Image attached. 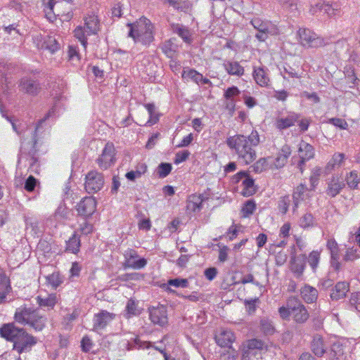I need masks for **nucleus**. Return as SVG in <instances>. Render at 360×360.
Masks as SVG:
<instances>
[{"label":"nucleus","instance_id":"obj_16","mask_svg":"<svg viewBox=\"0 0 360 360\" xmlns=\"http://www.w3.org/2000/svg\"><path fill=\"white\" fill-rule=\"evenodd\" d=\"M299 155L300 160L297 163V167L301 173H302L305 162L313 158L314 156V150L313 146L304 141H302L299 147Z\"/></svg>","mask_w":360,"mask_h":360},{"label":"nucleus","instance_id":"obj_50","mask_svg":"<svg viewBox=\"0 0 360 360\" xmlns=\"http://www.w3.org/2000/svg\"><path fill=\"white\" fill-rule=\"evenodd\" d=\"M56 303V296L55 295H50L46 298L39 297V304L40 307H47L48 308H53Z\"/></svg>","mask_w":360,"mask_h":360},{"label":"nucleus","instance_id":"obj_26","mask_svg":"<svg viewBox=\"0 0 360 360\" xmlns=\"http://www.w3.org/2000/svg\"><path fill=\"white\" fill-rule=\"evenodd\" d=\"M349 290V283L345 281H340L336 283L332 290L330 297L333 300H339L346 297Z\"/></svg>","mask_w":360,"mask_h":360},{"label":"nucleus","instance_id":"obj_47","mask_svg":"<svg viewBox=\"0 0 360 360\" xmlns=\"http://www.w3.org/2000/svg\"><path fill=\"white\" fill-rule=\"evenodd\" d=\"M172 169L170 163L162 162L158 167L157 173L160 178H165L171 172Z\"/></svg>","mask_w":360,"mask_h":360},{"label":"nucleus","instance_id":"obj_3","mask_svg":"<svg viewBox=\"0 0 360 360\" xmlns=\"http://www.w3.org/2000/svg\"><path fill=\"white\" fill-rule=\"evenodd\" d=\"M0 335L13 342V349L19 354L29 352L36 344L35 338L28 335L24 329L15 326L13 323H6L0 328Z\"/></svg>","mask_w":360,"mask_h":360},{"label":"nucleus","instance_id":"obj_23","mask_svg":"<svg viewBox=\"0 0 360 360\" xmlns=\"http://www.w3.org/2000/svg\"><path fill=\"white\" fill-rule=\"evenodd\" d=\"M306 259L305 255H300L291 259L290 269L297 278H300L303 275L305 269Z\"/></svg>","mask_w":360,"mask_h":360},{"label":"nucleus","instance_id":"obj_35","mask_svg":"<svg viewBox=\"0 0 360 360\" xmlns=\"http://www.w3.org/2000/svg\"><path fill=\"white\" fill-rule=\"evenodd\" d=\"M311 349L314 354L319 357L322 356L326 352L323 340L320 335H316L314 337L311 342Z\"/></svg>","mask_w":360,"mask_h":360},{"label":"nucleus","instance_id":"obj_29","mask_svg":"<svg viewBox=\"0 0 360 360\" xmlns=\"http://www.w3.org/2000/svg\"><path fill=\"white\" fill-rule=\"evenodd\" d=\"M344 73L345 75V80L349 88L354 89L356 87L360 80L356 76L354 65L351 63L346 65Z\"/></svg>","mask_w":360,"mask_h":360},{"label":"nucleus","instance_id":"obj_59","mask_svg":"<svg viewBox=\"0 0 360 360\" xmlns=\"http://www.w3.org/2000/svg\"><path fill=\"white\" fill-rule=\"evenodd\" d=\"M328 123L339 127L341 129H346L348 127L347 122L342 118H330Z\"/></svg>","mask_w":360,"mask_h":360},{"label":"nucleus","instance_id":"obj_2","mask_svg":"<svg viewBox=\"0 0 360 360\" xmlns=\"http://www.w3.org/2000/svg\"><path fill=\"white\" fill-rule=\"evenodd\" d=\"M56 110V106L52 107L43 119H41L37 124L34 131H31L30 138H23L21 139L20 153L21 155H27L29 157L30 169L32 172H37L39 167V157L37 152L39 150V135L42 132L43 124L49 117H52Z\"/></svg>","mask_w":360,"mask_h":360},{"label":"nucleus","instance_id":"obj_11","mask_svg":"<svg viewBox=\"0 0 360 360\" xmlns=\"http://www.w3.org/2000/svg\"><path fill=\"white\" fill-rule=\"evenodd\" d=\"M234 184H238L242 181L243 190L242 194L244 196H250L255 193V180L250 176L247 171H240L238 172L232 179Z\"/></svg>","mask_w":360,"mask_h":360},{"label":"nucleus","instance_id":"obj_55","mask_svg":"<svg viewBox=\"0 0 360 360\" xmlns=\"http://www.w3.org/2000/svg\"><path fill=\"white\" fill-rule=\"evenodd\" d=\"M283 70H281V73L284 79H288L289 77H298L297 71L289 65L285 64L283 65Z\"/></svg>","mask_w":360,"mask_h":360},{"label":"nucleus","instance_id":"obj_62","mask_svg":"<svg viewBox=\"0 0 360 360\" xmlns=\"http://www.w3.org/2000/svg\"><path fill=\"white\" fill-rule=\"evenodd\" d=\"M259 300L258 298L254 300H245V304L247 311L249 314H252L256 311V302Z\"/></svg>","mask_w":360,"mask_h":360},{"label":"nucleus","instance_id":"obj_44","mask_svg":"<svg viewBox=\"0 0 360 360\" xmlns=\"http://www.w3.org/2000/svg\"><path fill=\"white\" fill-rule=\"evenodd\" d=\"M37 86L36 81L29 77L22 78L18 83L20 90H37Z\"/></svg>","mask_w":360,"mask_h":360},{"label":"nucleus","instance_id":"obj_39","mask_svg":"<svg viewBox=\"0 0 360 360\" xmlns=\"http://www.w3.org/2000/svg\"><path fill=\"white\" fill-rule=\"evenodd\" d=\"M25 225L27 229H31L34 236L39 235L42 233L41 227L39 226V221L34 217H25Z\"/></svg>","mask_w":360,"mask_h":360},{"label":"nucleus","instance_id":"obj_40","mask_svg":"<svg viewBox=\"0 0 360 360\" xmlns=\"http://www.w3.org/2000/svg\"><path fill=\"white\" fill-rule=\"evenodd\" d=\"M79 237L76 233H74L66 242V250L73 254H77L79 251Z\"/></svg>","mask_w":360,"mask_h":360},{"label":"nucleus","instance_id":"obj_38","mask_svg":"<svg viewBox=\"0 0 360 360\" xmlns=\"http://www.w3.org/2000/svg\"><path fill=\"white\" fill-rule=\"evenodd\" d=\"M170 6L175 10L186 13L191 11V4L188 0H170Z\"/></svg>","mask_w":360,"mask_h":360},{"label":"nucleus","instance_id":"obj_42","mask_svg":"<svg viewBox=\"0 0 360 360\" xmlns=\"http://www.w3.org/2000/svg\"><path fill=\"white\" fill-rule=\"evenodd\" d=\"M42 47L49 50L51 53H54L60 49V44L54 37H47L44 39Z\"/></svg>","mask_w":360,"mask_h":360},{"label":"nucleus","instance_id":"obj_43","mask_svg":"<svg viewBox=\"0 0 360 360\" xmlns=\"http://www.w3.org/2000/svg\"><path fill=\"white\" fill-rule=\"evenodd\" d=\"M345 159V155L344 153H335L332 159L328 162L327 165V169H333L335 167H340L342 165Z\"/></svg>","mask_w":360,"mask_h":360},{"label":"nucleus","instance_id":"obj_8","mask_svg":"<svg viewBox=\"0 0 360 360\" xmlns=\"http://www.w3.org/2000/svg\"><path fill=\"white\" fill-rule=\"evenodd\" d=\"M287 306L291 309L293 321L298 324H303L309 318L307 309L296 297H290L287 300Z\"/></svg>","mask_w":360,"mask_h":360},{"label":"nucleus","instance_id":"obj_15","mask_svg":"<svg viewBox=\"0 0 360 360\" xmlns=\"http://www.w3.org/2000/svg\"><path fill=\"white\" fill-rule=\"evenodd\" d=\"M116 314L106 310H101L94 316V330L104 329L112 320L115 319Z\"/></svg>","mask_w":360,"mask_h":360},{"label":"nucleus","instance_id":"obj_19","mask_svg":"<svg viewBox=\"0 0 360 360\" xmlns=\"http://www.w3.org/2000/svg\"><path fill=\"white\" fill-rule=\"evenodd\" d=\"M327 185L326 193L330 198H334L338 195L345 186V182L338 176H333L328 181Z\"/></svg>","mask_w":360,"mask_h":360},{"label":"nucleus","instance_id":"obj_30","mask_svg":"<svg viewBox=\"0 0 360 360\" xmlns=\"http://www.w3.org/2000/svg\"><path fill=\"white\" fill-rule=\"evenodd\" d=\"M300 295L302 300L307 303H314L318 297L317 290L309 285H305L300 290Z\"/></svg>","mask_w":360,"mask_h":360},{"label":"nucleus","instance_id":"obj_24","mask_svg":"<svg viewBox=\"0 0 360 360\" xmlns=\"http://www.w3.org/2000/svg\"><path fill=\"white\" fill-rule=\"evenodd\" d=\"M299 115L295 112H289L285 117H277L275 122L276 127L279 130L288 129L295 124L299 120Z\"/></svg>","mask_w":360,"mask_h":360},{"label":"nucleus","instance_id":"obj_33","mask_svg":"<svg viewBox=\"0 0 360 360\" xmlns=\"http://www.w3.org/2000/svg\"><path fill=\"white\" fill-rule=\"evenodd\" d=\"M307 190L306 186L304 184H300L297 186L292 193V212H295L299 207L301 201L304 199V193Z\"/></svg>","mask_w":360,"mask_h":360},{"label":"nucleus","instance_id":"obj_41","mask_svg":"<svg viewBox=\"0 0 360 360\" xmlns=\"http://www.w3.org/2000/svg\"><path fill=\"white\" fill-rule=\"evenodd\" d=\"M146 264L147 260L145 258H136L129 261H124L123 266L124 269H141L145 267Z\"/></svg>","mask_w":360,"mask_h":360},{"label":"nucleus","instance_id":"obj_37","mask_svg":"<svg viewBox=\"0 0 360 360\" xmlns=\"http://www.w3.org/2000/svg\"><path fill=\"white\" fill-rule=\"evenodd\" d=\"M273 159L271 157L260 158L250 168L252 172L259 174L268 169L269 162L272 163Z\"/></svg>","mask_w":360,"mask_h":360},{"label":"nucleus","instance_id":"obj_49","mask_svg":"<svg viewBox=\"0 0 360 360\" xmlns=\"http://www.w3.org/2000/svg\"><path fill=\"white\" fill-rule=\"evenodd\" d=\"M277 1L284 9L290 12L297 10V0H277Z\"/></svg>","mask_w":360,"mask_h":360},{"label":"nucleus","instance_id":"obj_9","mask_svg":"<svg viewBox=\"0 0 360 360\" xmlns=\"http://www.w3.org/2000/svg\"><path fill=\"white\" fill-rule=\"evenodd\" d=\"M263 350H266V345L263 340L257 338L248 340L242 345L241 359L251 360Z\"/></svg>","mask_w":360,"mask_h":360},{"label":"nucleus","instance_id":"obj_10","mask_svg":"<svg viewBox=\"0 0 360 360\" xmlns=\"http://www.w3.org/2000/svg\"><path fill=\"white\" fill-rule=\"evenodd\" d=\"M250 23L258 31L255 37L260 41H264L274 32V25L270 21L264 20L259 17L253 18Z\"/></svg>","mask_w":360,"mask_h":360},{"label":"nucleus","instance_id":"obj_64","mask_svg":"<svg viewBox=\"0 0 360 360\" xmlns=\"http://www.w3.org/2000/svg\"><path fill=\"white\" fill-rule=\"evenodd\" d=\"M280 316L283 320H289L290 316H292L291 309L286 305V307H281L278 309Z\"/></svg>","mask_w":360,"mask_h":360},{"label":"nucleus","instance_id":"obj_22","mask_svg":"<svg viewBox=\"0 0 360 360\" xmlns=\"http://www.w3.org/2000/svg\"><path fill=\"white\" fill-rule=\"evenodd\" d=\"M236 337L234 333L231 330H224L219 335L215 336L217 344L221 347H229L236 353L235 349L231 346L235 341Z\"/></svg>","mask_w":360,"mask_h":360},{"label":"nucleus","instance_id":"obj_60","mask_svg":"<svg viewBox=\"0 0 360 360\" xmlns=\"http://www.w3.org/2000/svg\"><path fill=\"white\" fill-rule=\"evenodd\" d=\"M94 344L91 341V340L88 336H84L81 341V347L82 350L84 352H89Z\"/></svg>","mask_w":360,"mask_h":360},{"label":"nucleus","instance_id":"obj_12","mask_svg":"<svg viewBox=\"0 0 360 360\" xmlns=\"http://www.w3.org/2000/svg\"><path fill=\"white\" fill-rule=\"evenodd\" d=\"M104 184V178L101 173L91 171L86 176L85 189L89 193H94L100 191Z\"/></svg>","mask_w":360,"mask_h":360},{"label":"nucleus","instance_id":"obj_54","mask_svg":"<svg viewBox=\"0 0 360 360\" xmlns=\"http://www.w3.org/2000/svg\"><path fill=\"white\" fill-rule=\"evenodd\" d=\"M291 199L289 195L282 197L278 201V210L282 214H285L288 210Z\"/></svg>","mask_w":360,"mask_h":360},{"label":"nucleus","instance_id":"obj_27","mask_svg":"<svg viewBox=\"0 0 360 360\" xmlns=\"http://www.w3.org/2000/svg\"><path fill=\"white\" fill-rule=\"evenodd\" d=\"M253 77L256 83L262 87H269L270 79L264 68H254Z\"/></svg>","mask_w":360,"mask_h":360},{"label":"nucleus","instance_id":"obj_13","mask_svg":"<svg viewBox=\"0 0 360 360\" xmlns=\"http://www.w3.org/2000/svg\"><path fill=\"white\" fill-rule=\"evenodd\" d=\"M149 317L150 321L155 325L165 326L168 323L167 307L162 304H158L156 307L148 308Z\"/></svg>","mask_w":360,"mask_h":360},{"label":"nucleus","instance_id":"obj_61","mask_svg":"<svg viewBox=\"0 0 360 360\" xmlns=\"http://www.w3.org/2000/svg\"><path fill=\"white\" fill-rule=\"evenodd\" d=\"M68 57L69 59L72 61H79L80 60V55L77 47L74 46H69Z\"/></svg>","mask_w":360,"mask_h":360},{"label":"nucleus","instance_id":"obj_45","mask_svg":"<svg viewBox=\"0 0 360 360\" xmlns=\"http://www.w3.org/2000/svg\"><path fill=\"white\" fill-rule=\"evenodd\" d=\"M300 226L303 229H307L314 226V218L311 213L304 214L299 221Z\"/></svg>","mask_w":360,"mask_h":360},{"label":"nucleus","instance_id":"obj_14","mask_svg":"<svg viewBox=\"0 0 360 360\" xmlns=\"http://www.w3.org/2000/svg\"><path fill=\"white\" fill-rule=\"evenodd\" d=\"M115 147L112 143H107L102 151V154L97 159L96 162L101 169H107L112 165L115 161Z\"/></svg>","mask_w":360,"mask_h":360},{"label":"nucleus","instance_id":"obj_31","mask_svg":"<svg viewBox=\"0 0 360 360\" xmlns=\"http://www.w3.org/2000/svg\"><path fill=\"white\" fill-rule=\"evenodd\" d=\"M345 186L350 189H359L360 184V174L356 170H352L347 172L345 177Z\"/></svg>","mask_w":360,"mask_h":360},{"label":"nucleus","instance_id":"obj_63","mask_svg":"<svg viewBox=\"0 0 360 360\" xmlns=\"http://www.w3.org/2000/svg\"><path fill=\"white\" fill-rule=\"evenodd\" d=\"M190 155L188 150H183L177 153L175 156L174 163L179 164L186 160Z\"/></svg>","mask_w":360,"mask_h":360},{"label":"nucleus","instance_id":"obj_5","mask_svg":"<svg viewBox=\"0 0 360 360\" xmlns=\"http://www.w3.org/2000/svg\"><path fill=\"white\" fill-rule=\"evenodd\" d=\"M39 309L23 306L18 308L15 313L17 322L27 324L36 331H41L45 326L46 318L40 314Z\"/></svg>","mask_w":360,"mask_h":360},{"label":"nucleus","instance_id":"obj_36","mask_svg":"<svg viewBox=\"0 0 360 360\" xmlns=\"http://www.w3.org/2000/svg\"><path fill=\"white\" fill-rule=\"evenodd\" d=\"M224 68L226 72L229 75L241 76L244 73V68L242 67L238 62L236 61H228L224 63Z\"/></svg>","mask_w":360,"mask_h":360},{"label":"nucleus","instance_id":"obj_17","mask_svg":"<svg viewBox=\"0 0 360 360\" xmlns=\"http://www.w3.org/2000/svg\"><path fill=\"white\" fill-rule=\"evenodd\" d=\"M78 214L87 217L91 216L96 210V202L93 197L84 198L77 206Z\"/></svg>","mask_w":360,"mask_h":360},{"label":"nucleus","instance_id":"obj_53","mask_svg":"<svg viewBox=\"0 0 360 360\" xmlns=\"http://www.w3.org/2000/svg\"><path fill=\"white\" fill-rule=\"evenodd\" d=\"M320 261V252L319 251H312L308 257V262L314 271L316 270V267Z\"/></svg>","mask_w":360,"mask_h":360},{"label":"nucleus","instance_id":"obj_52","mask_svg":"<svg viewBox=\"0 0 360 360\" xmlns=\"http://www.w3.org/2000/svg\"><path fill=\"white\" fill-rule=\"evenodd\" d=\"M256 208L255 203L253 200H248L243 206L241 212L243 213V216L245 217H248L252 214Z\"/></svg>","mask_w":360,"mask_h":360},{"label":"nucleus","instance_id":"obj_28","mask_svg":"<svg viewBox=\"0 0 360 360\" xmlns=\"http://www.w3.org/2000/svg\"><path fill=\"white\" fill-rule=\"evenodd\" d=\"M141 312V309L139 307V301L134 298L128 300L123 316L125 319H129L132 316H139Z\"/></svg>","mask_w":360,"mask_h":360},{"label":"nucleus","instance_id":"obj_7","mask_svg":"<svg viewBox=\"0 0 360 360\" xmlns=\"http://www.w3.org/2000/svg\"><path fill=\"white\" fill-rule=\"evenodd\" d=\"M298 35L301 44L307 48H319L330 44V39L322 38L309 29L300 28Z\"/></svg>","mask_w":360,"mask_h":360},{"label":"nucleus","instance_id":"obj_25","mask_svg":"<svg viewBox=\"0 0 360 360\" xmlns=\"http://www.w3.org/2000/svg\"><path fill=\"white\" fill-rule=\"evenodd\" d=\"M290 154V147L287 144L283 146L278 153L276 158L273 161L275 167L277 169L283 167L287 163L288 158Z\"/></svg>","mask_w":360,"mask_h":360},{"label":"nucleus","instance_id":"obj_4","mask_svg":"<svg viewBox=\"0 0 360 360\" xmlns=\"http://www.w3.org/2000/svg\"><path fill=\"white\" fill-rule=\"evenodd\" d=\"M129 28L128 37H131L134 42L149 45L154 39L153 25L146 18H141L133 23H128Z\"/></svg>","mask_w":360,"mask_h":360},{"label":"nucleus","instance_id":"obj_56","mask_svg":"<svg viewBox=\"0 0 360 360\" xmlns=\"http://www.w3.org/2000/svg\"><path fill=\"white\" fill-rule=\"evenodd\" d=\"M168 285L176 288H187L188 281L186 278H176L168 281Z\"/></svg>","mask_w":360,"mask_h":360},{"label":"nucleus","instance_id":"obj_57","mask_svg":"<svg viewBox=\"0 0 360 360\" xmlns=\"http://www.w3.org/2000/svg\"><path fill=\"white\" fill-rule=\"evenodd\" d=\"M184 74H186V76L192 79L194 82L200 85V80L202 79V75L197 72L193 69L189 70L187 72L184 71Z\"/></svg>","mask_w":360,"mask_h":360},{"label":"nucleus","instance_id":"obj_32","mask_svg":"<svg viewBox=\"0 0 360 360\" xmlns=\"http://www.w3.org/2000/svg\"><path fill=\"white\" fill-rule=\"evenodd\" d=\"M259 328L262 334L265 336H270L276 332L273 321L266 317H262L259 320Z\"/></svg>","mask_w":360,"mask_h":360},{"label":"nucleus","instance_id":"obj_21","mask_svg":"<svg viewBox=\"0 0 360 360\" xmlns=\"http://www.w3.org/2000/svg\"><path fill=\"white\" fill-rule=\"evenodd\" d=\"M12 288L10 281L4 274H0V304L11 300V292Z\"/></svg>","mask_w":360,"mask_h":360},{"label":"nucleus","instance_id":"obj_48","mask_svg":"<svg viewBox=\"0 0 360 360\" xmlns=\"http://www.w3.org/2000/svg\"><path fill=\"white\" fill-rule=\"evenodd\" d=\"M340 8L337 4H330L329 2L323 1V11L326 13L328 16L331 17L335 15L338 12Z\"/></svg>","mask_w":360,"mask_h":360},{"label":"nucleus","instance_id":"obj_46","mask_svg":"<svg viewBox=\"0 0 360 360\" xmlns=\"http://www.w3.org/2000/svg\"><path fill=\"white\" fill-rule=\"evenodd\" d=\"M46 281L53 288L58 287L63 281V277L58 272H54L48 276Z\"/></svg>","mask_w":360,"mask_h":360},{"label":"nucleus","instance_id":"obj_20","mask_svg":"<svg viewBox=\"0 0 360 360\" xmlns=\"http://www.w3.org/2000/svg\"><path fill=\"white\" fill-rule=\"evenodd\" d=\"M171 29L172 31L180 37L186 44H191L193 43L192 32L188 27L182 24L174 23L171 25Z\"/></svg>","mask_w":360,"mask_h":360},{"label":"nucleus","instance_id":"obj_58","mask_svg":"<svg viewBox=\"0 0 360 360\" xmlns=\"http://www.w3.org/2000/svg\"><path fill=\"white\" fill-rule=\"evenodd\" d=\"M37 184V180L32 176H30L25 182L24 188L28 192L34 191Z\"/></svg>","mask_w":360,"mask_h":360},{"label":"nucleus","instance_id":"obj_18","mask_svg":"<svg viewBox=\"0 0 360 360\" xmlns=\"http://www.w3.org/2000/svg\"><path fill=\"white\" fill-rule=\"evenodd\" d=\"M326 248L330 255L331 266L335 271H338L340 269L341 264L339 261L340 248L338 243L333 238L328 239L327 241Z\"/></svg>","mask_w":360,"mask_h":360},{"label":"nucleus","instance_id":"obj_6","mask_svg":"<svg viewBox=\"0 0 360 360\" xmlns=\"http://www.w3.org/2000/svg\"><path fill=\"white\" fill-rule=\"evenodd\" d=\"M84 25L78 26L74 30V36L81 42L84 49L87 46V37L96 34L100 30L99 20L98 17L89 15L84 18Z\"/></svg>","mask_w":360,"mask_h":360},{"label":"nucleus","instance_id":"obj_51","mask_svg":"<svg viewBox=\"0 0 360 360\" xmlns=\"http://www.w3.org/2000/svg\"><path fill=\"white\" fill-rule=\"evenodd\" d=\"M360 257V250L355 248H349L343 256L345 262H352Z\"/></svg>","mask_w":360,"mask_h":360},{"label":"nucleus","instance_id":"obj_1","mask_svg":"<svg viewBox=\"0 0 360 360\" xmlns=\"http://www.w3.org/2000/svg\"><path fill=\"white\" fill-rule=\"evenodd\" d=\"M259 143V136L257 131L254 130L247 137L238 134L230 136L226 140V144L231 149L235 150L238 155V161L245 165H249L256 158V152L253 147Z\"/></svg>","mask_w":360,"mask_h":360},{"label":"nucleus","instance_id":"obj_34","mask_svg":"<svg viewBox=\"0 0 360 360\" xmlns=\"http://www.w3.org/2000/svg\"><path fill=\"white\" fill-rule=\"evenodd\" d=\"M240 91H224L225 108L229 111L230 116H233L235 112L236 104L234 97L237 96Z\"/></svg>","mask_w":360,"mask_h":360}]
</instances>
